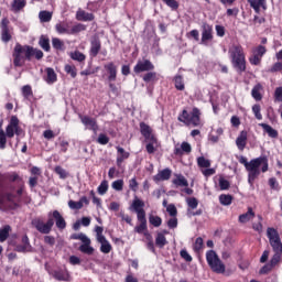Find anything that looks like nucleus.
<instances>
[{"label": "nucleus", "instance_id": "obj_58", "mask_svg": "<svg viewBox=\"0 0 282 282\" xmlns=\"http://www.w3.org/2000/svg\"><path fill=\"white\" fill-rule=\"evenodd\" d=\"M95 232L97 237V241H100L101 239H107L102 232H105V228L101 226H96L95 227Z\"/></svg>", "mask_w": 282, "mask_h": 282}, {"label": "nucleus", "instance_id": "obj_9", "mask_svg": "<svg viewBox=\"0 0 282 282\" xmlns=\"http://www.w3.org/2000/svg\"><path fill=\"white\" fill-rule=\"evenodd\" d=\"M87 25L83 23H75L72 25V22H59L55 24V31L57 34H67L68 36H76L80 32H85Z\"/></svg>", "mask_w": 282, "mask_h": 282}, {"label": "nucleus", "instance_id": "obj_27", "mask_svg": "<svg viewBox=\"0 0 282 282\" xmlns=\"http://www.w3.org/2000/svg\"><path fill=\"white\" fill-rule=\"evenodd\" d=\"M261 129H263L264 133H267L269 135V138H273L274 140H276V138H279V131L274 128H272V126L268 124V123H260Z\"/></svg>", "mask_w": 282, "mask_h": 282}, {"label": "nucleus", "instance_id": "obj_56", "mask_svg": "<svg viewBox=\"0 0 282 282\" xmlns=\"http://www.w3.org/2000/svg\"><path fill=\"white\" fill-rule=\"evenodd\" d=\"M167 8H171V10H178L180 8V2L177 0H162Z\"/></svg>", "mask_w": 282, "mask_h": 282}, {"label": "nucleus", "instance_id": "obj_12", "mask_svg": "<svg viewBox=\"0 0 282 282\" xmlns=\"http://www.w3.org/2000/svg\"><path fill=\"white\" fill-rule=\"evenodd\" d=\"M268 53V48L263 45H258L252 50V55L249 57L250 65L259 66L263 56Z\"/></svg>", "mask_w": 282, "mask_h": 282}, {"label": "nucleus", "instance_id": "obj_28", "mask_svg": "<svg viewBox=\"0 0 282 282\" xmlns=\"http://www.w3.org/2000/svg\"><path fill=\"white\" fill-rule=\"evenodd\" d=\"M247 1L250 8H252L257 14L261 12V8L265 10V0H247Z\"/></svg>", "mask_w": 282, "mask_h": 282}, {"label": "nucleus", "instance_id": "obj_62", "mask_svg": "<svg viewBox=\"0 0 282 282\" xmlns=\"http://www.w3.org/2000/svg\"><path fill=\"white\" fill-rule=\"evenodd\" d=\"M274 101L275 102H282V86L275 88L274 90ZM282 107V104H281Z\"/></svg>", "mask_w": 282, "mask_h": 282}, {"label": "nucleus", "instance_id": "obj_63", "mask_svg": "<svg viewBox=\"0 0 282 282\" xmlns=\"http://www.w3.org/2000/svg\"><path fill=\"white\" fill-rule=\"evenodd\" d=\"M273 269L274 267L272 264L267 263L260 269L259 274H270V272H272Z\"/></svg>", "mask_w": 282, "mask_h": 282}, {"label": "nucleus", "instance_id": "obj_40", "mask_svg": "<svg viewBox=\"0 0 282 282\" xmlns=\"http://www.w3.org/2000/svg\"><path fill=\"white\" fill-rule=\"evenodd\" d=\"M138 221L140 223L139 226H137L134 228V230L139 234V235H142V232H144V230H147V216H141L139 218H137Z\"/></svg>", "mask_w": 282, "mask_h": 282}, {"label": "nucleus", "instance_id": "obj_57", "mask_svg": "<svg viewBox=\"0 0 282 282\" xmlns=\"http://www.w3.org/2000/svg\"><path fill=\"white\" fill-rule=\"evenodd\" d=\"M187 206L192 210H195V208H197V206H199V200H197V198H195V197H189V198H187Z\"/></svg>", "mask_w": 282, "mask_h": 282}, {"label": "nucleus", "instance_id": "obj_18", "mask_svg": "<svg viewBox=\"0 0 282 282\" xmlns=\"http://www.w3.org/2000/svg\"><path fill=\"white\" fill-rule=\"evenodd\" d=\"M100 50H102V42L100 41V37H93L90 40V48H89V56L90 58H96L98 54H100Z\"/></svg>", "mask_w": 282, "mask_h": 282}, {"label": "nucleus", "instance_id": "obj_61", "mask_svg": "<svg viewBox=\"0 0 282 282\" xmlns=\"http://www.w3.org/2000/svg\"><path fill=\"white\" fill-rule=\"evenodd\" d=\"M112 188L113 191H122V188H124V181L123 180L113 181Z\"/></svg>", "mask_w": 282, "mask_h": 282}, {"label": "nucleus", "instance_id": "obj_52", "mask_svg": "<svg viewBox=\"0 0 282 282\" xmlns=\"http://www.w3.org/2000/svg\"><path fill=\"white\" fill-rule=\"evenodd\" d=\"M54 172L56 173V175L59 176L61 180H67V171H65V169H63V166L57 165L54 169Z\"/></svg>", "mask_w": 282, "mask_h": 282}, {"label": "nucleus", "instance_id": "obj_24", "mask_svg": "<svg viewBox=\"0 0 282 282\" xmlns=\"http://www.w3.org/2000/svg\"><path fill=\"white\" fill-rule=\"evenodd\" d=\"M89 206V199L87 196H83L79 202L76 200H69L68 206L72 208V210H80L83 208V205Z\"/></svg>", "mask_w": 282, "mask_h": 282}, {"label": "nucleus", "instance_id": "obj_38", "mask_svg": "<svg viewBox=\"0 0 282 282\" xmlns=\"http://www.w3.org/2000/svg\"><path fill=\"white\" fill-rule=\"evenodd\" d=\"M12 230V227L10 225H6L2 228H0V243H3L8 240V237H10V231Z\"/></svg>", "mask_w": 282, "mask_h": 282}, {"label": "nucleus", "instance_id": "obj_50", "mask_svg": "<svg viewBox=\"0 0 282 282\" xmlns=\"http://www.w3.org/2000/svg\"><path fill=\"white\" fill-rule=\"evenodd\" d=\"M197 164H198L199 169H210V160H207L204 156H199L197 159Z\"/></svg>", "mask_w": 282, "mask_h": 282}, {"label": "nucleus", "instance_id": "obj_15", "mask_svg": "<svg viewBox=\"0 0 282 282\" xmlns=\"http://www.w3.org/2000/svg\"><path fill=\"white\" fill-rule=\"evenodd\" d=\"M155 69V65L149 59L138 61L135 66L133 67L134 74H142V72H153Z\"/></svg>", "mask_w": 282, "mask_h": 282}, {"label": "nucleus", "instance_id": "obj_4", "mask_svg": "<svg viewBox=\"0 0 282 282\" xmlns=\"http://www.w3.org/2000/svg\"><path fill=\"white\" fill-rule=\"evenodd\" d=\"M12 56L14 67H23L25 65V61H32L33 56L36 58V61H41L44 54L43 51L39 48L17 43L13 48Z\"/></svg>", "mask_w": 282, "mask_h": 282}, {"label": "nucleus", "instance_id": "obj_36", "mask_svg": "<svg viewBox=\"0 0 282 282\" xmlns=\"http://www.w3.org/2000/svg\"><path fill=\"white\" fill-rule=\"evenodd\" d=\"M174 87L177 91H184L186 89V85L184 84V77L182 75H176L174 77Z\"/></svg>", "mask_w": 282, "mask_h": 282}, {"label": "nucleus", "instance_id": "obj_23", "mask_svg": "<svg viewBox=\"0 0 282 282\" xmlns=\"http://www.w3.org/2000/svg\"><path fill=\"white\" fill-rule=\"evenodd\" d=\"M117 166L120 169V166H122V162H124V160H129L131 153L127 152L124 150V148L122 147H117Z\"/></svg>", "mask_w": 282, "mask_h": 282}, {"label": "nucleus", "instance_id": "obj_16", "mask_svg": "<svg viewBox=\"0 0 282 282\" xmlns=\"http://www.w3.org/2000/svg\"><path fill=\"white\" fill-rule=\"evenodd\" d=\"M130 210H133L134 213H137V218L147 217V212L144 210V200L138 198V196H135L134 199L132 200Z\"/></svg>", "mask_w": 282, "mask_h": 282}, {"label": "nucleus", "instance_id": "obj_51", "mask_svg": "<svg viewBox=\"0 0 282 282\" xmlns=\"http://www.w3.org/2000/svg\"><path fill=\"white\" fill-rule=\"evenodd\" d=\"M99 195H106L109 191V182L102 181L97 188Z\"/></svg>", "mask_w": 282, "mask_h": 282}, {"label": "nucleus", "instance_id": "obj_29", "mask_svg": "<svg viewBox=\"0 0 282 282\" xmlns=\"http://www.w3.org/2000/svg\"><path fill=\"white\" fill-rule=\"evenodd\" d=\"M193 151V148L191 147V143L184 141L181 144V148L174 149V155H184V153H191Z\"/></svg>", "mask_w": 282, "mask_h": 282}, {"label": "nucleus", "instance_id": "obj_46", "mask_svg": "<svg viewBox=\"0 0 282 282\" xmlns=\"http://www.w3.org/2000/svg\"><path fill=\"white\" fill-rule=\"evenodd\" d=\"M39 18H40L41 23H50V21H52V12L40 11Z\"/></svg>", "mask_w": 282, "mask_h": 282}, {"label": "nucleus", "instance_id": "obj_20", "mask_svg": "<svg viewBox=\"0 0 282 282\" xmlns=\"http://www.w3.org/2000/svg\"><path fill=\"white\" fill-rule=\"evenodd\" d=\"M172 173H173V171H171V169L166 167L153 176V182H155V184H158L160 182H166V181L171 180Z\"/></svg>", "mask_w": 282, "mask_h": 282}, {"label": "nucleus", "instance_id": "obj_14", "mask_svg": "<svg viewBox=\"0 0 282 282\" xmlns=\"http://www.w3.org/2000/svg\"><path fill=\"white\" fill-rule=\"evenodd\" d=\"M202 39H200V45H208V42L213 41V25H210L207 22H203L202 26Z\"/></svg>", "mask_w": 282, "mask_h": 282}, {"label": "nucleus", "instance_id": "obj_5", "mask_svg": "<svg viewBox=\"0 0 282 282\" xmlns=\"http://www.w3.org/2000/svg\"><path fill=\"white\" fill-rule=\"evenodd\" d=\"M267 237H268L269 243L274 252V254L271 258L269 263L273 268H276V265H279V263H281V254H282L281 236L279 235V230H276L274 227H269L267 229Z\"/></svg>", "mask_w": 282, "mask_h": 282}, {"label": "nucleus", "instance_id": "obj_11", "mask_svg": "<svg viewBox=\"0 0 282 282\" xmlns=\"http://www.w3.org/2000/svg\"><path fill=\"white\" fill-rule=\"evenodd\" d=\"M21 121L19 120V117L17 116H11L10 121L6 128V134L7 138H9L10 140H12V138H14V135H21V126H20Z\"/></svg>", "mask_w": 282, "mask_h": 282}, {"label": "nucleus", "instance_id": "obj_22", "mask_svg": "<svg viewBox=\"0 0 282 282\" xmlns=\"http://www.w3.org/2000/svg\"><path fill=\"white\" fill-rule=\"evenodd\" d=\"M248 144V131H240L239 135L236 139V147H238L239 151H243L246 145Z\"/></svg>", "mask_w": 282, "mask_h": 282}, {"label": "nucleus", "instance_id": "obj_47", "mask_svg": "<svg viewBox=\"0 0 282 282\" xmlns=\"http://www.w3.org/2000/svg\"><path fill=\"white\" fill-rule=\"evenodd\" d=\"M22 96L25 98V100H30L32 96H34V93L32 91V86L25 85L22 87Z\"/></svg>", "mask_w": 282, "mask_h": 282}, {"label": "nucleus", "instance_id": "obj_54", "mask_svg": "<svg viewBox=\"0 0 282 282\" xmlns=\"http://www.w3.org/2000/svg\"><path fill=\"white\" fill-rule=\"evenodd\" d=\"M8 144V134L3 129L0 130V149H6V145Z\"/></svg>", "mask_w": 282, "mask_h": 282}, {"label": "nucleus", "instance_id": "obj_43", "mask_svg": "<svg viewBox=\"0 0 282 282\" xmlns=\"http://www.w3.org/2000/svg\"><path fill=\"white\" fill-rule=\"evenodd\" d=\"M166 243H169V241L166 240L164 234L159 232L155 238V245L158 246V248H164Z\"/></svg>", "mask_w": 282, "mask_h": 282}, {"label": "nucleus", "instance_id": "obj_21", "mask_svg": "<svg viewBox=\"0 0 282 282\" xmlns=\"http://www.w3.org/2000/svg\"><path fill=\"white\" fill-rule=\"evenodd\" d=\"M17 252H32V245L30 243V238L24 235L21 239V245L15 247Z\"/></svg>", "mask_w": 282, "mask_h": 282}, {"label": "nucleus", "instance_id": "obj_8", "mask_svg": "<svg viewBox=\"0 0 282 282\" xmlns=\"http://www.w3.org/2000/svg\"><path fill=\"white\" fill-rule=\"evenodd\" d=\"M139 127L141 135H143L145 142H148L145 145L147 153H149V155H153L156 151L155 147H158V138L153 134L151 126L140 122Z\"/></svg>", "mask_w": 282, "mask_h": 282}, {"label": "nucleus", "instance_id": "obj_37", "mask_svg": "<svg viewBox=\"0 0 282 282\" xmlns=\"http://www.w3.org/2000/svg\"><path fill=\"white\" fill-rule=\"evenodd\" d=\"M72 61H76L77 63H85L87 59V55L82 53L80 51H74L69 54Z\"/></svg>", "mask_w": 282, "mask_h": 282}, {"label": "nucleus", "instance_id": "obj_64", "mask_svg": "<svg viewBox=\"0 0 282 282\" xmlns=\"http://www.w3.org/2000/svg\"><path fill=\"white\" fill-rule=\"evenodd\" d=\"M269 186L271 191H279V181L275 177L269 178Z\"/></svg>", "mask_w": 282, "mask_h": 282}, {"label": "nucleus", "instance_id": "obj_2", "mask_svg": "<svg viewBox=\"0 0 282 282\" xmlns=\"http://www.w3.org/2000/svg\"><path fill=\"white\" fill-rule=\"evenodd\" d=\"M239 163L243 164L248 173V184L250 186H254V182L259 178V175H261V173H268L270 169L267 155L252 159L249 162L246 156H240Z\"/></svg>", "mask_w": 282, "mask_h": 282}, {"label": "nucleus", "instance_id": "obj_34", "mask_svg": "<svg viewBox=\"0 0 282 282\" xmlns=\"http://www.w3.org/2000/svg\"><path fill=\"white\" fill-rule=\"evenodd\" d=\"M142 80L145 83H158L160 77H158L156 72L148 70V73L142 76Z\"/></svg>", "mask_w": 282, "mask_h": 282}, {"label": "nucleus", "instance_id": "obj_31", "mask_svg": "<svg viewBox=\"0 0 282 282\" xmlns=\"http://www.w3.org/2000/svg\"><path fill=\"white\" fill-rule=\"evenodd\" d=\"M45 72H46V79H45L46 83L48 85H54V83H56V80H58L56 72H54V68H52V67H47L45 69Z\"/></svg>", "mask_w": 282, "mask_h": 282}, {"label": "nucleus", "instance_id": "obj_48", "mask_svg": "<svg viewBox=\"0 0 282 282\" xmlns=\"http://www.w3.org/2000/svg\"><path fill=\"white\" fill-rule=\"evenodd\" d=\"M64 70L66 72V74H68L73 78H76V76H78V72L76 69V66L74 65H69V64L65 65Z\"/></svg>", "mask_w": 282, "mask_h": 282}, {"label": "nucleus", "instance_id": "obj_41", "mask_svg": "<svg viewBox=\"0 0 282 282\" xmlns=\"http://www.w3.org/2000/svg\"><path fill=\"white\" fill-rule=\"evenodd\" d=\"M172 184H174V186H188V181L186 180V177H184V175L182 174H177L176 178H174L172 181Z\"/></svg>", "mask_w": 282, "mask_h": 282}, {"label": "nucleus", "instance_id": "obj_6", "mask_svg": "<svg viewBox=\"0 0 282 282\" xmlns=\"http://www.w3.org/2000/svg\"><path fill=\"white\" fill-rule=\"evenodd\" d=\"M229 58L234 69L238 74H243L246 72V53L243 52V46L241 44H234L229 48Z\"/></svg>", "mask_w": 282, "mask_h": 282}, {"label": "nucleus", "instance_id": "obj_30", "mask_svg": "<svg viewBox=\"0 0 282 282\" xmlns=\"http://www.w3.org/2000/svg\"><path fill=\"white\" fill-rule=\"evenodd\" d=\"M254 217V210H252V207H248L247 213L239 216L238 221L240 224H248L250 219H253Z\"/></svg>", "mask_w": 282, "mask_h": 282}, {"label": "nucleus", "instance_id": "obj_60", "mask_svg": "<svg viewBox=\"0 0 282 282\" xmlns=\"http://www.w3.org/2000/svg\"><path fill=\"white\" fill-rule=\"evenodd\" d=\"M218 184L220 191H228V188H230V182L226 178H219Z\"/></svg>", "mask_w": 282, "mask_h": 282}, {"label": "nucleus", "instance_id": "obj_25", "mask_svg": "<svg viewBox=\"0 0 282 282\" xmlns=\"http://www.w3.org/2000/svg\"><path fill=\"white\" fill-rule=\"evenodd\" d=\"M52 276L55 281H69V272L67 270H54Z\"/></svg>", "mask_w": 282, "mask_h": 282}, {"label": "nucleus", "instance_id": "obj_44", "mask_svg": "<svg viewBox=\"0 0 282 282\" xmlns=\"http://www.w3.org/2000/svg\"><path fill=\"white\" fill-rule=\"evenodd\" d=\"M52 45L57 52H63V50H65V43L58 37L52 39Z\"/></svg>", "mask_w": 282, "mask_h": 282}, {"label": "nucleus", "instance_id": "obj_35", "mask_svg": "<svg viewBox=\"0 0 282 282\" xmlns=\"http://www.w3.org/2000/svg\"><path fill=\"white\" fill-rule=\"evenodd\" d=\"M39 45L44 52H50L52 50V46L50 45V37L46 35H41L39 40Z\"/></svg>", "mask_w": 282, "mask_h": 282}, {"label": "nucleus", "instance_id": "obj_19", "mask_svg": "<svg viewBox=\"0 0 282 282\" xmlns=\"http://www.w3.org/2000/svg\"><path fill=\"white\" fill-rule=\"evenodd\" d=\"M79 119L82 124H84V127H87L89 131H94V133L98 131V121L96 120V118L79 115Z\"/></svg>", "mask_w": 282, "mask_h": 282}, {"label": "nucleus", "instance_id": "obj_17", "mask_svg": "<svg viewBox=\"0 0 282 282\" xmlns=\"http://www.w3.org/2000/svg\"><path fill=\"white\" fill-rule=\"evenodd\" d=\"M10 20L8 18L1 21V41L2 43H10L12 41V34L10 33Z\"/></svg>", "mask_w": 282, "mask_h": 282}, {"label": "nucleus", "instance_id": "obj_53", "mask_svg": "<svg viewBox=\"0 0 282 282\" xmlns=\"http://www.w3.org/2000/svg\"><path fill=\"white\" fill-rule=\"evenodd\" d=\"M269 74H276L282 72V62H275L270 68L267 70Z\"/></svg>", "mask_w": 282, "mask_h": 282}, {"label": "nucleus", "instance_id": "obj_39", "mask_svg": "<svg viewBox=\"0 0 282 282\" xmlns=\"http://www.w3.org/2000/svg\"><path fill=\"white\" fill-rule=\"evenodd\" d=\"M25 6H28V2L25 0H13L11 4V10L13 12H21V10L25 8Z\"/></svg>", "mask_w": 282, "mask_h": 282}, {"label": "nucleus", "instance_id": "obj_33", "mask_svg": "<svg viewBox=\"0 0 282 282\" xmlns=\"http://www.w3.org/2000/svg\"><path fill=\"white\" fill-rule=\"evenodd\" d=\"M98 243H101L100 246V252H102L104 254H109V252H111V250H113V247H111V243L109 242V240H107V238H104L101 240H97Z\"/></svg>", "mask_w": 282, "mask_h": 282}, {"label": "nucleus", "instance_id": "obj_10", "mask_svg": "<svg viewBox=\"0 0 282 282\" xmlns=\"http://www.w3.org/2000/svg\"><path fill=\"white\" fill-rule=\"evenodd\" d=\"M206 261L210 270L216 274H224V272H226V264L221 262V259H219V256H217V252L214 250L207 251Z\"/></svg>", "mask_w": 282, "mask_h": 282}, {"label": "nucleus", "instance_id": "obj_1", "mask_svg": "<svg viewBox=\"0 0 282 282\" xmlns=\"http://www.w3.org/2000/svg\"><path fill=\"white\" fill-rule=\"evenodd\" d=\"M46 223L41 217H35L31 220V226L37 230L41 235H50L52 228L55 226L58 230H65L67 228V221L58 210H53L47 214Z\"/></svg>", "mask_w": 282, "mask_h": 282}, {"label": "nucleus", "instance_id": "obj_55", "mask_svg": "<svg viewBox=\"0 0 282 282\" xmlns=\"http://www.w3.org/2000/svg\"><path fill=\"white\" fill-rule=\"evenodd\" d=\"M252 112L254 113L257 120H263V115H261V105L259 104L253 105Z\"/></svg>", "mask_w": 282, "mask_h": 282}, {"label": "nucleus", "instance_id": "obj_7", "mask_svg": "<svg viewBox=\"0 0 282 282\" xmlns=\"http://www.w3.org/2000/svg\"><path fill=\"white\" fill-rule=\"evenodd\" d=\"M178 122H183L186 127H203L202 123V110L199 108L194 107L192 111L188 113V110L183 109L182 112L177 117Z\"/></svg>", "mask_w": 282, "mask_h": 282}, {"label": "nucleus", "instance_id": "obj_3", "mask_svg": "<svg viewBox=\"0 0 282 282\" xmlns=\"http://www.w3.org/2000/svg\"><path fill=\"white\" fill-rule=\"evenodd\" d=\"M10 182H23L17 172H9L0 175V206L14 202V186Z\"/></svg>", "mask_w": 282, "mask_h": 282}, {"label": "nucleus", "instance_id": "obj_42", "mask_svg": "<svg viewBox=\"0 0 282 282\" xmlns=\"http://www.w3.org/2000/svg\"><path fill=\"white\" fill-rule=\"evenodd\" d=\"M261 89H262L261 84H257V85L252 88V90H251V96H252V98H254V100H257V101L263 99V96L261 95Z\"/></svg>", "mask_w": 282, "mask_h": 282}, {"label": "nucleus", "instance_id": "obj_26", "mask_svg": "<svg viewBox=\"0 0 282 282\" xmlns=\"http://www.w3.org/2000/svg\"><path fill=\"white\" fill-rule=\"evenodd\" d=\"M76 19H77V21H94V19H96V17L94 15V13H89L83 9H79L76 12Z\"/></svg>", "mask_w": 282, "mask_h": 282}, {"label": "nucleus", "instance_id": "obj_32", "mask_svg": "<svg viewBox=\"0 0 282 282\" xmlns=\"http://www.w3.org/2000/svg\"><path fill=\"white\" fill-rule=\"evenodd\" d=\"M79 252H83L84 254H94V247H91V239H87L83 242V245L79 247Z\"/></svg>", "mask_w": 282, "mask_h": 282}, {"label": "nucleus", "instance_id": "obj_59", "mask_svg": "<svg viewBox=\"0 0 282 282\" xmlns=\"http://www.w3.org/2000/svg\"><path fill=\"white\" fill-rule=\"evenodd\" d=\"M204 248V239L202 237L196 238L194 243V251L199 252Z\"/></svg>", "mask_w": 282, "mask_h": 282}, {"label": "nucleus", "instance_id": "obj_13", "mask_svg": "<svg viewBox=\"0 0 282 282\" xmlns=\"http://www.w3.org/2000/svg\"><path fill=\"white\" fill-rule=\"evenodd\" d=\"M108 83H116L118 80V66L113 62H108L104 65Z\"/></svg>", "mask_w": 282, "mask_h": 282}, {"label": "nucleus", "instance_id": "obj_49", "mask_svg": "<svg viewBox=\"0 0 282 282\" xmlns=\"http://www.w3.org/2000/svg\"><path fill=\"white\" fill-rule=\"evenodd\" d=\"M149 221H150L151 226H154V228H160V226H162V218L160 216L151 215L149 217Z\"/></svg>", "mask_w": 282, "mask_h": 282}, {"label": "nucleus", "instance_id": "obj_45", "mask_svg": "<svg viewBox=\"0 0 282 282\" xmlns=\"http://www.w3.org/2000/svg\"><path fill=\"white\" fill-rule=\"evenodd\" d=\"M219 202H220L221 206H230V204H232V195L221 194L219 196Z\"/></svg>", "mask_w": 282, "mask_h": 282}]
</instances>
